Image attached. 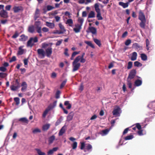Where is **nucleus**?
I'll return each mask as SVG.
<instances>
[{
	"mask_svg": "<svg viewBox=\"0 0 155 155\" xmlns=\"http://www.w3.org/2000/svg\"><path fill=\"white\" fill-rule=\"evenodd\" d=\"M121 113V110L119 107H115L113 111V115L115 116L116 117L119 116Z\"/></svg>",
	"mask_w": 155,
	"mask_h": 155,
	"instance_id": "20e7f679",
	"label": "nucleus"
},
{
	"mask_svg": "<svg viewBox=\"0 0 155 155\" xmlns=\"http://www.w3.org/2000/svg\"><path fill=\"white\" fill-rule=\"evenodd\" d=\"M131 43V40L130 39L127 40L125 43V44L126 46L129 45Z\"/></svg>",
	"mask_w": 155,
	"mask_h": 155,
	"instance_id": "864d4df0",
	"label": "nucleus"
},
{
	"mask_svg": "<svg viewBox=\"0 0 155 155\" xmlns=\"http://www.w3.org/2000/svg\"><path fill=\"white\" fill-rule=\"evenodd\" d=\"M21 38L19 40L20 41H26L28 38V37L25 36L24 35H22L21 36Z\"/></svg>",
	"mask_w": 155,
	"mask_h": 155,
	"instance_id": "cd10ccee",
	"label": "nucleus"
},
{
	"mask_svg": "<svg viewBox=\"0 0 155 155\" xmlns=\"http://www.w3.org/2000/svg\"><path fill=\"white\" fill-rule=\"evenodd\" d=\"M145 22L146 21H141V22H140V25L141 28H144Z\"/></svg>",
	"mask_w": 155,
	"mask_h": 155,
	"instance_id": "603ef678",
	"label": "nucleus"
},
{
	"mask_svg": "<svg viewBox=\"0 0 155 155\" xmlns=\"http://www.w3.org/2000/svg\"><path fill=\"white\" fill-rule=\"evenodd\" d=\"M94 6L95 10L97 13L100 12V9L99 8L98 3H97L95 4Z\"/></svg>",
	"mask_w": 155,
	"mask_h": 155,
	"instance_id": "bb28decb",
	"label": "nucleus"
},
{
	"mask_svg": "<svg viewBox=\"0 0 155 155\" xmlns=\"http://www.w3.org/2000/svg\"><path fill=\"white\" fill-rule=\"evenodd\" d=\"M19 120L20 121H21L23 122H25L26 123H28V119L25 117L21 118L19 119Z\"/></svg>",
	"mask_w": 155,
	"mask_h": 155,
	"instance_id": "de8ad7c7",
	"label": "nucleus"
},
{
	"mask_svg": "<svg viewBox=\"0 0 155 155\" xmlns=\"http://www.w3.org/2000/svg\"><path fill=\"white\" fill-rule=\"evenodd\" d=\"M8 12L5 10H1L0 11V15L4 18H6L8 17Z\"/></svg>",
	"mask_w": 155,
	"mask_h": 155,
	"instance_id": "9d476101",
	"label": "nucleus"
},
{
	"mask_svg": "<svg viewBox=\"0 0 155 155\" xmlns=\"http://www.w3.org/2000/svg\"><path fill=\"white\" fill-rule=\"evenodd\" d=\"M66 24H68L71 27L72 26V24H73V21L71 19H69L67 21Z\"/></svg>",
	"mask_w": 155,
	"mask_h": 155,
	"instance_id": "c85d7f7f",
	"label": "nucleus"
},
{
	"mask_svg": "<svg viewBox=\"0 0 155 155\" xmlns=\"http://www.w3.org/2000/svg\"><path fill=\"white\" fill-rule=\"evenodd\" d=\"M57 101H54L52 104H51L48 108L50 110H51L54 108L56 105Z\"/></svg>",
	"mask_w": 155,
	"mask_h": 155,
	"instance_id": "412c9836",
	"label": "nucleus"
},
{
	"mask_svg": "<svg viewBox=\"0 0 155 155\" xmlns=\"http://www.w3.org/2000/svg\"><path fill=\"white\" fill-rule=\"evenodd\" d=\"M94 41V42L99 46H100L101 45V43L100 41L98 39H97L96 38H94L93 39Z\"/></svg>",
	"mask_w": 155,
	"mask_h": 155,
	"instance_id": "a19ab883",
	"label": "nucleus"
},
{
	"mask_svg": "<svg viewBox=\"0 0 155 155\" xmlns=\"http://www.w3.org/2000/svg\"><path fill=\"white\" fill-rule=\"evenodd\" d=\"M21 7L19 6H15L13 8L14 11L15 13L19 12L21 10Z\"/></svg>",
	"mask_w": 155,
	"mask_h": 155,
	"instance_id": "a878e982",
	"label": "nucleus"
},
{
	"mask_svg": "<svg viewBox=\"0 0 155 155\" xmlns=\"http://www.w3.org/2000/svg\"><path fill=\"white\" fill-rule=\"evenodd\" d=\"M82 29V26L77 24H75L73 27L74 31L76 33L80 32Z\"/></svg>",
	"mask_w": 155,
	"mask_h": 155,
	"instance_id": "423d86ee",
	"label": "nucleus"
},
{
	"mask_svg": "<svg viewBox=\"0 0 155 155\" xmlns=\"http://www.w3.org/2000/svg\"><path fill=\"white\" fill-rule=\"evenodd\" d=\"M11 7V5H8L6 6L5 9L8 11H9Z\"/></svg>",
	"mask_w": 155,
	"mask_h": 155,
	"instance_id": "338daca9",
	"label": "nucleus"
},
{
	"mask_svg": "<svg viewBox=\"0 0 155 155\" xmlns=\"http://www.w3.org/2000/svg\"><path fill=\"white\" fill-rule=\"evenodd\" d=\"M129 3V2H128L126 3H124L123 2H120L119 3V5L122 6L123 8H125L128 7Z\"/></svg>",
	"mask_w": 155,
	"mask_h": 155,
	"instance_id": "dca6fc26",
	"label": "nucleus"
},
{
	"mask_svg": "<svg viewBox=\"0 0 155 155\" xmlns=\"http://www.w3.org/2000/svg\"><path fill=\"white\" fill-rule=\"evenodd\" d=\"M35 150L37 152L38 155H45L46 154L41 151V150L38 149H36Z\"/></svg>",
	"mask_w": 155,
	"mask_h": 155,
	"instance_id": "72a5a7b5",
	"label": "nucleus"
},
{
	"mask_svg": "<svg viewBox=\"0 0 155 155\" xmlns=\"http://www.w3.org/2000/svg\"><path fill=\"white\" fill-rule=\"evenodd\" d=\"M40 15V10L38 9H36L35 15L34 16V18L35 20H36L39 16Z\"/></svg>",
	"mask_w": 155,
	"mask_h": 155,
	"instance_id": "6ab92c4d",
	"label": "nucleus"
},
{
	"mask_svg": "<svg viewBox=\"0 0 155 155\" xmlns=\"http://www.w3.org/2000/svg\"><path fill=\"white\" fill-rule=\"evenodd\" d=\"M85 43L87 44L89 46L91 47L92 48H94V45L92 44L91 42L90 41H85Z\"/></svg>",
	"mask_w": 155,
	"mask_h": 155,
	"instance_id": "4c0bfd02",
	"label": "nucleus"
},
{
	"mask_svg": "<svg viewBox=\"0 0 155 155\" xmlns=\"http://www.w3.org/2000/svg\"><path fill=\"white\" fill-rule=\"evenodd\" d=\"M97 17L98 20H101L103 19V18L101 16V12L97 13Z\"/></svg>",
	"mask_w": 155,
	"mask_h": 155,
	"instance_id": "a18cd8bd",
	"label": "nucleus"
},
{
	"mask_svg": "<svg viewBox=\"0 0 155 155\" xmlns=\"http://www.w3.org/2000/svg\"><path fill=\"white\" fill-rule=\"evenodd\" d=\"M55 139V136L54 135H52L50 137L48 138V142L50 144L52 143L53 141Z\"/></svg>",
	"mask_w": 155,
	"mask_h": 155,
	"instance_id": "4be33fe9",
	"label": "nucleus"
},
{
	"mask_svg": "<svg viewBox=\"0 0 155 155\" xmlns=\"http://www.w3.org/2000/svg\"><path fill=\"white\" fill-rule=\"evenodd\" d=\"M50 110L48 108L45 110L44 112L42 115V116L43 117L45 118V117L47 114L48 113V112Z\"/></svg>",
	"mask_w": 155,
	"mask_h": 155,
	"instance_id": "ea45409f",
	"label": "nucleus"
},
{
	"mask_svg": "<svg viewBox=\"0 0 155 155\" xmlns=\"http://www.w3.org/2000/svg\"><path fill=\"white\" fill-rule=\"evenodd\" d=\"M66 81H67V80H65L62 82V84H61L60 86V88H62L65 85L66 82Z\"/></svg>",
	"mask_w": 155,
	"mask_h": 155,
	"instance_id": "680f3d73",
	"label": "nucleus"
},
{
	"mask_svg": "<svg viewBox=\"0 0 155 155\" xmlns=\"http://www.w3.org/2000/svg\"><path fill=\"white\" fill-rule=\"evenodd\" d=\"M16 60V58L15 56H13L11 59L9 61L10 62H12L13 61H15Z\"/></svg>",
	"mask_w": 155,
	"mask_h": 155,
	"instance_id": "774afa93",
	"label": "nucleus"
},
{
	"mask_svg": "<svg viewBox=\"0 0 155 155\" xmlns=\"http://www.w3.org/2000/svg\"><path fill=\"white\" fill-rule=\"evenodd\" d=\"M134 65L137 67H141L142 66V64L138 61H136L134 62Z\"/></svg>",
	"mask_w": 155,
	"mask_h": 155,
	"instance_id": "37998d69",
	"label": "nucleus"
},
{
	"mask_svg": "<svg viewBox=\"0 0 155 155\" xmlns=\"http://www.w3.org/2000/svg\"><path fill=\"white\" fill-rule=\"evenodd\" d=\"M84 55L85 53H83L81 56H78L75 59L72 63L73 71H76L79 69L81 65L79 61L82 63H84L85 62L86 60L84 58Z\"/></svg>",
	"mask_w": 155,
	"mask_h": 155,
	"instance_id": "f03ea898",
	"label": "nucleus"
},
{
	"mask_svg": "<svg viewBox=\"0 0 155 155\" xmlns=\"http://www.w3.org/2000/svg\"><path fill=\"white\" fill-rule=\"evenodd\" d=\"M6 70V68L4 67H1L0 68V70L3 72L5 71Z\"/></svg>",
	"mask_w": 155,
	"mask_h": 155,
	"instance_id": "69168bd1",
	"label": "nucleus"
},
{
	"mask_svg": "<svg viewBox=\"0 0 155 155\" xmlns=\"http://www.w3.org/2000/svg\"><path fill=\"white\" fill-rule=\"evenodd\" d=\"M33 40H34V42H37L38 41V38L37 37L30 38L27 42V47H31L34 45V44L33 42Z\"/></svg>",
	"mask_w": 155,
	"mask_h": 155,
	"instance_id": "7ed1b4c3",
	"label": "nucleus"
},
{
	"mask_svg": "<svg viewBox=\"0 0 155 155\" xmlns=\"http://www.w3.org/2000/svg\"><path fill=\"white\" fill-rule=\"evenodd\" d=\"M59 27L61 29L60 31L61 32H63V33L66 31V29H65L64 26L61 23H59L58 24Z\"/></svg>",
	"mask_w": 155,
	"mask_h": 155,
	"instance_id": "5701e85b",
	"label": "nucleus"
},
{
	"mask_svg": "<svg viewBox=\"0 0 155 155\" xmlns=\"http://www.w3.org/2000/svg\"><path fill=\"white\" fill-rule=\"evenodd\" d=\"M133 47L135 48L138 49H140L141 48V47L137 43H135L133 45Z\"/></svg>",
	"mask_w": 155,
	"mask_h": 155,
	"instance_id": "f704fd0d",
	"label": "nucleus"
},
{
	"mask_svg": "<svg viewBox=\"0 0 155 155\" xmlns=\"http://www.w3.org/2000/svg\"><path fill=\"white\" fill-rule=\"evenodd\" d=\"M132 62L131 61H129L128 62L127 68L128 69H130L132 66Z\"/></svg>",
	"mask_w": 155,
	"mask_h": 155,
	"instance_id": "3c124183",
	"label": "nucleus"
},
{
	"mask_svg": "<svg viewBox=\"0 0 155 155\" xmlns=\"http://www.w3.org/2000/svg\"><path fill=\"white\" fill-rule=\"evenodd\" d=\"M60 91H58L56 94L55 97L57 99L59 98L60 97Z\"/></svg>",
	"mask_w": 155,
	"mask_h": 155,
	"instance_id": "6e6d98bb",
	"label": "nucleus"
},
{
	"mask_svg": "<svg viewBox=\"0 0 155 155\" xmlns=\"http://www.w3.org/2000/svg\"><path fill=\"white\" fill-rule=\"evenodd\" d=\"M110 130L108 129H106L104 130H103L100 132V134L102 136H105L108 134Z\"/></svg>",
	"mask_w": 155,
	"mask_h": 155,
	"instance_id": "4468645a",
	"label": "nucleus"
},
{
	"mask_svg": "<svg viewBox=\"0 0 155 155\" xmlns=\"http://www.w3.org/2000/svg\"><path fill=\"white\" fill-rule=\"evenodd\" d=\"M127 85L128 86V87L129 88H131L132 87V83L130 81V80H128L127 79Z\"/></svg>",
	"mask_w": 155,
	"mask_h": 155,
	"instance_id": "4d7b16f0",
	"label": "nucleus"
},
{
	"mask_svg": "<svg viewBox=\"0 0 155 155\" xmlns=\"http://www.w3.org/2000/svg\"><path fill=\"white\" fill-rule=\"evenodd\" d=\"M73 115L70 114L67 117V120L69 121L72 119Z\"/></svg>",
	"mask_w": 155,
	"mask_h": 155,
	"instance_id": "09e8293b",
	"label": "nucleus"
},
{
	"mask_svg": "<svg viewBox=\"0 0 155 155\" xmlns=\"http://www.w3.org/2000/svg\"><path fill=\"white\" fill-rule=\"evenodd\" d=\"M55 7L50 5H48L47 6V9L48 11H50L54 8Z\"/></svg>",
	"mask_w": 155,
	"mask_h": 155,
	"instance_id": "8fccbe9b",
	"label": "nucleus"
},
{
	"mask_svg": "<svg viewBox=\"0 0 155 155\" xmlns=\"http://www.w3.org/2000/svg\"><path fill=\"white\" fill-rule=\"evenodd\" d=\"M63 120V117H61L55 123V125L57 126L61 122L62 120Z\"/></svg>",
	"mask_w": 155,
	"mask_h": 155,
	"instance_id": "79ce46f5",
	"label": "nucleus"
},
{
	"mask_svg": "<svg viewBox=\"0 0 155 155\" xmlns=\"http://www.w3.org/2000/svg\"><path fill=\"white\" fill-rule=\"evenodd\" d=\"M41 131V130L38 128H35L32 130V133L34 134L40 133Z\"/></svg>",
	"mask_w": 155,
	"mask_h": 155,
	"instance_id": "473e14b6",
	"label": "nucleus"
},
{
	"mask_svg": "<svg viewBox=\"0 0 155 155\" xmlns=\"http://www.w3.org/2000/svg\"><path fill=\"white\" fill-rule=\"evenodd\" d=\"M142 83V81L141 80H137L135 81V85L137 86H140Z\"/></svg>",
	"mask_w": 155,
	"mask_h": 155,
	"instance_id": "7c9ffc66",
	"label": "nucleus"
},
{
	"mask_svg": "<svg viewBox=\"0 0 155 155\" xmlns=\"http://www.w3.org/2000/svg\"><path fill=\"white\" fill-rule=\"evenodd\" d=\"M136 74V71L135 70H133L130 72L127 79L128 80L134 78Z\"/></svg>",
	"mask_w": 155,
	"mask_h": 155,
	"instance_id": "1a4fd4ad",
	"label": "nucleus"
},
{
	"mask_svg": "<svg viewBox=\"0 0 155 155\" xmlns=\"http://www.w3.org/2000/svg\"><path fill=\"white\" fill-rule=\"evenodd\" d=\"M46 25L51 29L53 28L55 26V25L54 23L49 22L48 21L46 22Z\"/></svg>",
	"mask_w": 155,
	"mask_h": 155,
	"instance_id": "ddd939ff",
	"label": "nucleus"
},
{
	"mask_svg": "<svg viewBox=\"0 0 155 155\" xmlns=\"http://www.w3.org/2000/svg\"><path fill=\"white\" fill-rule=\"evenodd\" d=\"M84 19L83 18L79 17L78 18V23H77V24H78V25L82 27L84 22Z\"/></svg>",
	"mask_w": 155,
	"mask_h": 155,
	"instance_id": "aec40b11",
	"label": "nucleus"
},
{
	"mask_svg": "<svg viewBox=\"0 0 155 155\" xmlns=\"http://www.w3.org/2000/svg\"><path fill=\"white\" fill-rule=\"evenodd\" d=\"M22 47H20L19 48V50L18 51V54L19 55H22L24 53V50L22 48Z\"/></svg>",
	"mask_w": 155,
	"mask_h": 155,
	"instance_id": "c9c22d12",
	"label": "nucleus"
},
{
	"mask_svg": "<svg viewBox=\"0 0 155 155\" xmlns=\"http://www.w3.org/2000/svg\"><path fill=\"white\" fill-rule=\"evenodd\" d=\"M27 84L25 82H23L22 83L21 85L22 88H21V91L23 92H25L27 88Z\"/></svg>",
	"mask_w": 155,
	"mask_h": 155,
	"instance_id": "f8f14e48",
	"label": "nucleus"
},
{
	"mask_svg": "<svg viewBox=\"0 0 155 155\" xmlns=\"http://www.w3.org/2000/svg\"><path fill=\"white\" fill-rule=\"evenodd\" d=\"M64 104L65 106H67V105H68V106L67 107V108L68 109H70L71 108V105L69 103V101H65Z\"/></svg>",
	"mask_w": 155,
	"mask_h": 155,
	"instance_id": "e433bc0d",
	"label": "nucleus"
},
{
	"mask_svg": "<svg viewBox=\"0 0 155 155\" xmlns=\"http://www.w3.org/2000/svg\"><path fill=\"white\" fill-rule=\"evenodd\" d=\"M150 44V42L149 40L148 39L146 40V45L147 49L148 50H149V47H148Z\"/></svg>",
	"mask_w": 155,
	"mask_h": 155,
	"instance_id": "052dcab7",
	"label": "nucleus"
},
{
	"mask_svg": "<svg viewBox=\"0 0 155 155\" xmlns=\"http://www.w3.org/2000/svg\"><path fill=\"white\" fill-rule=\"evenodd\" d=\"M52 43H42L41 45L42 48L37 50L39 57L41 59L44 58L45 56L50 58L52 53Z\"/></svg>",
	"mask_w": 155,
	"mask_h": 155,
	"instance_id": "f257e3e1",
	"label": "nucleus"
},
{
	"mask_svg": "<svg viewBox=\"0 0 155 155\" xmlns=\"http://www.w3.org/2000/svg\"><path fill=\"white\" fill-rule=\"evenodd\" d=\"M137 53L136 52H134L132 54V56L131 57V60L134 61L136 60L137 56Z\"/></svg>",
	"mask_w": 155,
	"mask_h": 155,
	"instance_id": "a211bd4d",
	"label": "nucleus"
},
{
	"mask_svg": "<svg viewBox=\"0 0 155 155\" xmlns=\"http://www.w3.org/2000/svg\"><path fill=\"white\" fill-rule=\"evenodd\" d=\"M53 33L54 34H63V32H61V31H59L58 30H56L55 31H54L53 32Z\"/></svg>",
	"mask_w": 155,
	"mask_h": 155,
	"instance_id": "13d9d810",
	"label": "nucleus"
},
{
	"mask_svg": "<svg viewBox=\"0 0 155 155\" xmlns=\"http://www.w3.org/2000/svg\"><path fill=\"white\" fill-rule=\"evenodd\" d=\"M7 75L6 73H0V77L1 78H4Z\"/></svg>",
	"mask_w": 155,
	"mask_h": 155,
	"instance_id": "5fc2aeb1",
	"label": "nucleus"
},
{
	"mask_svg": "<svg viewBox=\"0 0 155 155\" xmlns=\"http://www.w3.org/2000/svg\"><path fill=\"white\" fill-rule=\"evenodd\" d=\"M35 31V27L33 25L30 26L28 27V31L30 33L34 32Z\"/></svg>",
	"mask_w": 155,
	"mask_h": 155,
	"instance_id": "b1692460",
	"label": "nucleus"
},
{
	"mask_svg": "<svg viewBox=\"0 0 155 155\" xmlns=\"http://www.w3.org/2000/svg\"><path fill=\"white\" fill-rule=\"evenodd\" d=\"M58 149V148L57 147H54L52 149L50 150L48 152V155H51L53 153L56 151Z\"/></svg>",
	"mask_w": 155,
	"mask_h": 155,
	"instance_id": "f3484780",
	"label": "nucleus"
},
{
	"mask_svg": "<svg viewBox=\"0 0 155 155\" xmlns=\"http://www.w3.org/2000/svg\"><path fill=\"white\" fill-rule=\"evenodd\" d=\"M138 18L141 21H146L145 16L143 12L141 10L139 11Z\"/></svg>",
	"mask_w": 155,
	"mask_h": 155,
	"instance_id": "6e6552de",
	"label": "nucleus"
},
{
	"mask_svg": "<svg viewBox=\"0 0 155 155\" xmlns=\"http://www.w3.org/2000/svg\"><path fill=\"white\" fill-rule=\"evenodd\" d=\"M78 143L76 141H74L71 145L72 149H75L77 147Z\"/></svg>",
	"mask_w": 155,
	"mask_h": 155,
	"instance_id": "58836bf2",
	"label": "nucleus"
},
{
	"mask_svg": "<svg viewBox=\"0 0 155 155\" xmlns=\"http://www.w3.org/2000/svg\"><path fill=\"white\" fill-rule=\"evenodd\" d=\"M100 2H102L103 4H107L109 1V0H98Z\"/></svg>",
	"mask_w": 155,
	"mask_h": 155,
	"instance_id": "bf43d9fd",
	"label": "nucleus"
},
{
	"mask_svg": "<svg viewBox=\"0 0 155 155\" xmlns=\"http://www.w3.org/2000/svg\"><path fill=\"white\" fill-rule=\"evenodd\" d=\"M40 25L41 22L39 21H36L35 23L37 31L38 33H40L41 32V27Z\"/></svg>",
	"mask_w": 155,
	"mask_h": 155,
	"instance_id": "39448f33",
	"label": "nucleus"
},
{
	"mask_svg": "<svg viewBox=\"0 0 155 155\" xmlns=\"http://www.w3.org/2000/svg\"><path fill=\"white\" fill-rule=\"evenodd\" d=\"M86 149L88 150H91L92 149V146L89 144H88L86 147Z\"/></svg>",
	"mask_w": 155,
	"mask_h": 155,
	"instance_id": "0e129e2a",
	"label": "nucleus"
},
{
	"mask_svg": "<svg viewBox=\"0 0 155 155\" xmlns=\"http://www.w3.org/2000/svg\"><path fill=\"white\" fill-rule=\"evenodd\" d=\"M66 128L65 126H64L62 127L58 134L59 136L62 135L65 133Z\"/></svg>",
	"mask_w": 155,
	"mask_h": 155,
	"instance_id": "2eb2a0df",
	"label": "nucleus"
},
{
	"mask_svg": "<svg viewBox=\"0 0 155 155\" xmlns=\"http://www.w3.org/2000/svg\"><path fill=\"white\" fill-rule=\"evenodd\" d=\"M16 84L12 85L10 87V88L12 91H15L17 90L20 87V84L17 80L16 81Z\"/></svg>",
	"mask_w": 155,
	"mask_h": 155,
	"instance_id": "0eeeda50",
	"label": "nucleus"
},
{
	"mask_svg": "<svg viewBox=\"0 0 155 155\" xmlns=\"http://www.w3.org/2000/svg\"><path fill=\"white\" fill-rule=\"evenodd\" d=\"M14 100L16 103L17 105H18L20 103V99L18 97H16L14 98Z\"/></svg>",
	"mask_w": 155,
	"mask_h": 155,
	"instance_id": "49530a36",
	"label": "nucleus"
},
{
	"mask_svg": "<svg viewBox=\"0 0 155 155\" xmlns=\"http://www.w3.org/2000/svg\"><path fill=\"white\" fill-rule=\"evenodd\" d=\"M50 124H47L44 125L42 127V129L44 131L47 130L49 128Z\"/></svg>",
	"mask_w": 155,
	"mask_h": 155,
	"instance_id": "393cba45",
	"label": "nucleus"
},
{
	"mask_svg": "<svg viewBox=\"0 0 155 155\" xmlns=\"http://www.w3.org/2000/svg\"><path fill=\"white\" fill-rule=\"evenodd\" d=\"M140 57L141 59L144 61H145L147 59V56L144 54H140Z\"/></svg>",
	"mask_w": 155,
	"mask_h": 155,
	"instance_id": "2f4dec72",
	"label": "nucleus"
},
{
	"mask_svg": "<svg viewBox=\"0 0 155 155\" xmlns=\"http://www.w3.org/2000/svg\"><path fill=\"white\" fill-rule=\"evenodd\" d=\"M89 31L93 35H96L97 33L96 29L94 27H90L88 28Z\"/></svg>",
	"mask_w": 155,
	"mask_h": 155,
	"instance_id": "9b49d317",
	"label": "nucleus"
},
{
	"mask_svg": "<svg viewBox=\"0 0 155 155\" xmlns=\"http://www.w3.org/2000/svg\"><path fill=\"white\" fill-rule=\"evenodd\" d=\"M136 126L138 130H140L141 129V127L140 124L139 123H137L136 124Z\"/></svg>",
	"mask_w": 155,
	"mask_h": 155,
	"instance_id": "e2e57ef3",
	"label": "nucleus"
},
{
	"mask_svg": "<svg viewBox=\"0 0 155 155\" xmlns=\"http://www.w3.org/2000/svg\"><path fill=\"white\" fill-rule=\"evenodd\" d=\"M95 17L94 12L93 11H91L89 13L88 15V18H93Z\"/></svg>",
	"mask_w": 155,
	"mask_h": 155,
	"instance_id": "c756f323",
	"label": "nucleus"
},
{
	"mask_svg": "<svg viewBox=\"0 0 155 155\" xmlns=\"http://www.w3.org/2000/svg\"><path fill=\"white\" fill-rule=\"evenodd\" d=\"M134 137V136L133 135H130L127 136L125 138V140H131L133 139Z\"/></svg>",
	"mask_w": 155,
	"mask_h": 155,
	"instance_id": "c03bdc74",
	"label": "nucleus"
}]
</instances>
